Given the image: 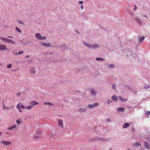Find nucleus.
Segmentation results:
<instances>
[{
  "mask_svg": "<svg viewBox=\"0 0 150 150\" xmlns=\"http://www.w3.org/2000/svg\"><path fill=\"white\" fill-rule=\"evenodd\" d=\"M2 42H5L6 43H11V44L15 45V42L12 40H11L7 38H4L3 37H1L0 38Z\"/></svg>",
  "mask_w": 150,
  "mask_h": 150,
  "instance_id": "1",
  "label": "nucleus"
},
{
  "mask_svg": "<svg viewBox=\"0 0 150 150\" xmlns=\"http://www.w3.org/2000/svg\"><path fill=\"white\" fill-rule=\"evenodd\" d=\"M35 36L37 39L41 40H45L46 39V37L45 36H43L40 33H35Z\"/></svg>",
  "mask_w": 150,
  "mask_h": 150,
  "instance_id": "2",
  "label": "nucleus"
},
{
  "mask_svg": "<svg viewBox=\"0 0 150 150\" xmlns=\"http://www.w3.org/2000/svg\"><path fill=\"white\" fill-rule=\"evenodd\" d=\"M83 43L85 46H86L87 47H88L90 48H93V49H95V48H98L99 47L98 45L97 44H94L93 45H88V44L87 43H86V42H84Z\"/></svg>",
  "mask_w": 150,
  "mask_h": 150,
  "instance_id": "3",
  "label": "nucleus"
},
{
  "mask_svg": "<svg viewBox=\"0 0 150 150\" xmlns=\"http://www.w3.org/2000/svg\"><path fill=\"white\" fill-rule=\"evenodd\" d=\"M42 134V132H37L34 136V138L35 139H38L41 137Z\"/></svg>",
  "mask_w": 150,
  "mask_h": 150,
  "instance_id": "4",
  "label": "nucleus"
},
{
  "mask_svg": "<svg viewBox=\"0 0 150 150\" xmlns=\"http://www.w3.org/2000/svg\"><path fill=\"white\" fill-rule=\"evenodd\" d=\"M99 105V104L98 103H95L92 104H89L88 105L87 107L89 108H92L98 106Z\"/></svg>",
  "mask_w": 150,
  "mask_h": 150,
  "instance_id": "5",
  "label": "nucleus"
},
{
  "mask_svg": "<svg viewBox=\"0 0 150 150\" xmlns=\"http://www.w3.org/2000/svg\"><path fill=\"white\" fill-rule=\"evenodd\" d=\"M0 143L2 144L8 146L10 145L11 143V142L9 141H4L0 142Z\"/></svg>",
  "mask_w": 150,
  "mask_h": 150,
  "instance_id": "6",
  "label": "nucleus"
},
{
  "mask_svg": "<svg viewBox=\"0 0 150 150\" xmlns=\"http://www.w3.org/2000/svg\"><path fill=\"white\" fill-rule=\"evenodd\" d=\"M58 126L61 127L62 128H64V126L62 120L60 119L58 120Z\"/></svg>",
  "mask_w": 150,
  "mask_h": 150,
  "instance_id": "7",
  "label": "nucleus"
},
{
  "mask_svg": "<svg viewBox=\"0 0 150 150\" xmlns=\"http://www.w3.org/2000/svg\"><path fill=\"white\" fill-rule=\"evenodd\" d=\"M16 108L17 109H25V107L21 104L20 103H18L16 106Z\"/></svg>",
  "mask_w": 150,
  "mask_h": 150,
  "instance_id": "8",
  "label": "nucleus"
},
{
  "mask_svg": "<svg viewBox=\"0 0 150 150\" xmlns=\"http://www.w3.org/2000/svg\"><path fill=\"white\" fill-rule=\"evenodd\" d=\"M7 49L6 46L4 45H0V51L5 50Z\"/></svg>",
  "mask_w": 150,
  "mask_h": 150,
  "instance_id": "9",
  "label": "nucleus"
},
{
  "mask_svg": "<svg viewBox=\"0 0 150 150\" xmlns=\"http://www.w3.org/2000/svg\"><path fill=\"white\" fill-rule=\"evenodd\" d=\"M90 93L92 95L94 96H95L96 95V92L94 89L91 88L90 89Z\"/></svg>",
  "mask_w": 150,
  "mask_h": 150,
  "instance_id": "10",
  "label": "nucleus"
},
{
  "mask_svg": "<svg viewBox=\"0 0 150 150\" xmlns=\"http://www.w3.org/2000/svg\"><path fill=\"white\" fill-rule=\"evenodd\" d=\"M39 104L38 102H36L34 101H32L30 103V105L33 106H33H35Z\"/></svg>",
  "mask_w": 150,
  "mask_h": 150,
  "instance_id": "11",
  "label": "nucleus"
},
{
  "mask_svg": "<svg viewBox=\"0 0 150 150\" xmlns=\"http://www.w3.org/2000/svg\"><path fill=\"white\" fill-rule=\"evenodd\" d=\"M17 127L16 125H13L7 128L8 130H13L15 129Z\"/></svg>",
  "mask_w": 150,
  "mask_h": 150,
  "instance_id": "12",
  "label": "nucleus"
},
{
  "mask_svg": "<svg viewBox=\"0 0 150 150\" xmlns=\"http://www.w3.org/2000/svg\"><path fill=\"white\" fill-rule=\"evenodd\" d=\"M4 102H6L5 100H3V109L4 110L5 109H8L10 108L9 107H6L5 105H4Z\"/></svg>",
  "mask_w": 150,
  "mask_h": 150,
  "instance_id": "13",
  "label": "nucleus"
},
{
  "mask_svg": "<svg viewBox=\"0 0 150 150\" xmlns=\"http://www.w3.org/2000/svg\"><path fill=\"white\" fill-rule=\"evenodd\" d=\"M42 46L46 47L51 46V45L49 43H45L43 42H41Z\"/></svg>",
  "mask_w": 150,
  "mask_h": 150,
  "instance_id": "14",
  "label": "nucleus"
},
{
  "mask_svg": "<svg viewBox=\"0 0 150 150\" xmlns=\"http://www.w3.org/2000/svg\"><path fill=\"white\" fill-rule=\"evenodd\" d=\"M134 20L136 21V22L139 24H141L142 23V21L140 20L138 18H135L134 19Z\"/></svg>",
  "mask_w": 150,
  "mask_h": 150,
  "instance_id": "15",
  "label": "nucleus"
},
{
  "mask_svg": "<svg viewBox=\"0 0 150 150\" xmlns=\"http://www.w3.org/2000/svg\"><path fill=\"white\" fill-rule=\"evenodd\" d=\"M16 122L18 125H19L22 123V121L21 119H18L16 120Z\"/></svg>",
  "mask_w": 150,
  "mask_h": 150,
  "instance_id": "16",
  "label": "nucleus"
},
{
  "mask_svg": "<svg viewBox=\"0 0 150 150\" xmlns=\"http://www.w3.org/2000/svg\"><path fill=\"white\" fill-rule=\"evenodd\" d=\"M43 104L45 105H47L51 106L53 105V103H51L49 102H46L44 103Z\"/></svg>",
  "mask_w": 150,
  "mask_h": 150,
  "instance_id": "17",
  "label": "nucleus"
},
{
  "mask_svg": "<svg viewBox=\"0 0 150 150\" xmlns=\"http://www.w3.org/2000/svg\"><path fill=\"white\" fill-rule=\"evenodd\" d=\"M33 108V106L30 105L27 106L26 107H25V109H27L28 110H29L31 109L32 108Z\"/></svg>",
  "mask_w": 150,
  "mask_h": 150,
  "instance_id": "18",
  "label": "nucleus"
},
{
  "mask_svg": "<svg viewBox=\"0 0 150 150\" xmlns=\"http://www.w3.org/2000/svg\"><path fill=\"white\" fill-rule=\"evenodd\" d=\"M144 144H145V148L148 149H149L150 148V146L146 142H144Z\"/></svg>",
  "mask_w": 150,
  "mask_h": 150,
  "instance_id": "19",
  "label": "nucleus"
},
{
  "mask_svg": "<svg viewBox=\"0 0 150 150\" xmlns=\"http://www.w3.org/2000/svg\"><path fill=\"white\" fill-rule=\"evenodd\" d=\"M112 100L115 101H117V97L115 95L113 96H112Z\"/></svg>",
  "mask_w": 150,
  "mask_h": 150,
  "instance_id": "20",
  "label": "nucleus"
},
{
  "mask_svg": "<svg viewBox=\"0 0 150 150\" xmlns=\"http://www.w3.org/2000/svg\"><path fill=\"white\" fill-rule=\"evenodd\" d=\"M129 126V124L128 123H125L123 125V128H127Z\"/></svg>",
  "mask_w": 150,
  "mask_h": 150,
  "instance_id": "21",
  "label": "nucleus"
},
{
  "mask_svg": "<svg viewBox=\"0 0 150 150\" xmlns=\"http://www.w3.org/2000/svg\"><path fill=\"white\" fill-rule=\"evenodd\" d=\"M15 30L18 32L20 33H21V30L19 28H18L17 27H16Z\"/></svg>",
  "mask_w": 150,
  "mask_h": 150,
  "instance_id": "22",
  "label": "nucleus"
},
{
  "mask_svg": "<svg viewBox=\"0 0 150 150\" xmlns=\"http://www.w3.org/2000/svg\"><path fill=\"white\" fill-rule=\"evenodd\" d=\"M117 110L120 112H123L125 110V109L122 108H118Z\"/></svg>",
  "mask_w": 150,
  "mask_h": 150,
  "instance_id": "23",
  "label": "nucleus"
},
{
  "mask_svg": "<svg viewBox=\"0 0 150 150\" xmlns=\"http://www.w3.org/2000/svg\"><path fill=\"white\" fill-rule=\"evenodd\" d=\"M18 23L19 24H20L21 25H24L25 24L22 21L19 20L18 21Z\"/></svg>",
  "mask_w": 150,
  "mask_h": 150,
  "instance_id": "24",
  "label": "nucleus"
},
{
  "mask_svg": "<svg viewBox=\"0 0 150 150\" xmlns=\"http://www.w3.org/2000/svg\"><path fill=\"white\" fill-rule=\"evenodd\" d=\"M145 37L144 36H142L141 37H140L139 38V40L140 42H142L143 41Z\"/></svg>",
  "mask_w": 150,
  "mask_h": 150,
  "instance_id": "25",
  "label": "nucleus"
},
{
  "mask_svg": "<svg viewBox=\"0 0 150 150\" xmlns=\"http://www.w3.org/2000/svg\"><path fill=\"white\" fill-rule=\"evenodd\" d=\"M134 145L137 146H140V144L139 142H136Z\"/></svg>",
  "mask_w": 150,
  "mask_h": 150,
  "instance_id": "26",
  "label": "nucleus"
},
{
  "mask_svg": "<svg viewBox=\"0 0 150 150\" xmlns=\"http://www.w3.org/2000/svg\"><path fill=\"white\" fill-rule=\"evenodd\" d=\"M119 98L120 99V100L122 101H126L127 100L126 99H123L120 96L119 97Z\"/></svg>",
  "mask_w": 150,
  "mask_h": 150,
  "instance_id": "27",
  "label": "nucleus"
},
{
  "mask_svg": "<svg viewBox=\"0 0 150 150\" xmlns=\"http://www.w3.org/2000/svg\"><path fill=\"white\" fill-rule=\"evenodd\" d=\"M86 109H81L79 110V111L81 112H83L86 111Z\"/></svg>",
  "mask_w": 150,
  "mask_h": 150,
  "instance_id": "28",
  "label": "nucleus"
},
{
  "mask_svg": "<svg viewBox=\"0 0 150 150\" xmlns=\"http://www.w3.org/2000/svg\"><path fill=\"white\" fill-rule=\"evenodd\" d=\"M23 51H22L18 53H16V55H20V54H21L23 53Z\"/></svg>",
  "mask_w": 150,
  "mask_h": 150,
  "instance_id": "29",
  "label": "nucleus"
},
{
  "mask_svg": "<svg viewBox=\"0 0 150 150\" xmlns=\"http://www.w3.org/2000/svg\"><path fill=\"white\" fill-rule=\"evenodd\" d=\"M12 66V65L11 64H10L8 65L7 66V67L8 68H10Z\"/></svg>",
  "mask_w": 150,
  "mask_h": 150,
  "instance_id": "30",
  "label": "nucleus"
},
{
  "mask_svg": "<svg viewBox=\"0 0 150 150\" xmlns=\"http://www.w3.org/2000/svg\"><path fill=\"white\" fill-rule=\"evenodd\" d=\"M103 59H102L100 58H96V60L97 61H99L100 60H103Z\"/></svg>",
  "mask_w": 150,
  "mask_h": 150,
  "instance_id": "31",
  "label": "nucleus"
},
{
  "mask_svg": "<svg viewBox=\"0 0 150 150\" xmlns=\"http://www.w3.org/2000/svg\"><path fill=\"white\" fill-rule=\"evenodd\" d=\"M108 67H114V64H108Z\"/></svg>",
  "mask_w": 150,
  "mask_h": 150,
  "instance_id": "32",
  "label": "nucleus"
},
{
  "mask_svg": "<svg viewBox=\"0 0 150 150\" xmlns=\"http://www.w3.org/2000/svg\"><path fill=\"white\" fill-rule=\"evenodd\" d=\"M112 88L115 89L116 88V85L115 84H114L112 85Z\"/></svg>",
  "mask_w": 150,
  "mask_h": 150,
  "instance_id": "33",
  "label": "nucleus"
},
{
  "mask_svg": "<svg viewBox=\"0 0 150 150\" xmlns=\"http://www.w3.org/2000/svg\"><path fill=\"white\" fill-rule=\"evenodd\" d=\"M79 3L80 4H83V3L82 1H79Z\"/></svg>",
  "mask_w": 150,
  "mask_h": 150,
  "instance_id": "34",
  "label": "nucleus"
},
{
  "mask_svg": "<svg viewBox=\"0 0 150 150\" xmlns=\"http://www.w3.org/2000/svg\"><path fill=\"white\" fill-rule=\"evenodd\" d=\"M134 11H136L137 9V7L136 5H134Z\"/></svg>",
  "mask_w": 150,
  "mask_h": 150,
  "instance_id": "35",
  "label": "nucleus"
},
{
  "mask_svg": "<svg viewBox=\"0 0 150 150\" xmlns=\"http://www.w3.org/2000/svg\"><path fill=\"white\" fill-rule=\"evenodd\" d=\"M111 102V101L110 100H108L107 101V103H108V104H109Z\"/></svg>",
  "mask_w": 150,
  "mask_h": 150,
  "instance_id": "36",
  "label": "nucleus"
},
{
  "mask_svg": "<svg viewBox=\"0 0 150 150\" xmlns=\"http://www.w3.org/2000/svg\"><path fill=\"white\" fill-rule=\"evenodd\" d=\"M31 72H33V73H35V71L33 69H32L31 71Z\"/></svg>",
  "mask_w": 150,
  "mask_h": 150,
  "instance_id": "37",
  "label": "nucleus"
},
{
  "mask_svg": "<svg viewBox=\"0 0 150 150\" xmlns=\"http://www.w3.org/2000/svg\"><path fill=\"white\" fill-rule=\"evenodd\" d=\"M80 8H81V9L82 10L83 9V6H81V7H80Z\"/></svg>",
  "mask_w": 150,
  "mask_h": 150,
  "instance_id": "38",
  "label": "nucleus"
},
{
  "mask_svg": "<svg viewBox=\"0 0 150 150\" xmlns=\"http://www.w3.org/2000/svg\"><path fill=\"white\" fill-rule=\"evenodd\" d=\"M30 57V55H27L26 57V59H27V58H29Z\"/></svg>",
  "mask_w": 150,
  "mask_h": 150,
  "instance_id": "39",
  "label": "nucleus"
},
{
  "mask_svg": "<svg viewBox=\"0 0 150 150\" xmlns=\"http://www.w3.org/2000/svg\"><path fill=\"white\" fill-rule=\"evenodd\" d=\"M7 37L8 38H13V37L12 36H7Z\"/></svg>",
  "mask_w": 150,
  "mask_h": 150,
  "instance_id": "40",
  "label": "nucleus"
},
{
  "mask_svg": "<svg viewBox=\"0 0 150 150\" xmlns=\"http://www.w3.org/2000/svg\"><path fill=\"white\" fill-rule=\"evenodd\" d=\"M8 98H6L5 99H4V100H5L6 102H4V103L6 102V101L7 100Z\"/></svg>",
  "mask_w": 150,
  "mask_h": 150,
  "instance_id": "41",
  "label": "nucleus"
},
{
  "mask_svg": "<svg viewBox=\"0 0 150 150\" xmlns=\"http://www.w3.org/2000/svg\"><path fill=\"white\" fill-rule=\"evenodd\" d=\"M21 93H18L17 94V95L18 96H20V95H21Z\"/></svg>",
  "mask_w": 150,
  "mask_h": 150,
  "instance_id": "42",
  "label": "nucleus"
},
{
  "mask_svg": "<svg viewBox=\"0 0 150 150\" xmlns=\"http://www.w3.org/2000/svg\"><path fill=\"white\" fill-rule=\"evenodd\" d=\"M107 121L108 122H109L110 121V120L109 119H107Z\"/></svg>",
  "mask_w": 150,
  "mask_h": 150,
  "instance_id": "43",
  "label": "nucleus"
},
{
  "mask_svg": "<svg viewBox=\"0 0 150 150\" xmlns=\"http://www.w3.org/2000/svg\"><path fill=\"white\" fill-rule=\"evenodd\" d=\"M19 111L20 112H22V110H21V109H20L19 110Z\"/></svg>",
  "mask_w": 150,
  "mask_h": 150,
  "instance_id": "44",
  "label": "nucleus"
},
{
  "mask_svg": "<svg viewBox=\"0 0 150 150\" xmlns=\"http://www.w3.org/2000/svg\"><path fill=\"white\" fill-rule=\"evenodd\" d=\"M147 114H149L150 115V112H147Z\"/></svg>",
  "mask_w": 150,
  "mask_h": 150,
  "instance_id": "45",
  "label": "nucleus"
},
{
  "mask_svg": "<svg viewBox=\"0 0 150 150\" xmlns=\"http://www.w3.org/2000/svg\"><path fill=\"white\" fill-rule=\"evenodd\" d=\"M144 17H146L147 18V16H146V15H144Z\"/></svg>",
  "mask_w": 150,
  "mask_h": 150,
  "instance_id": "46",
  "label": "nucleus"
},
{
  "mask_svg": "<svg viewBox=\"0 0 150 150\" xmlns=\"http://www.w3.org/2000/svg\"><path fill=\"white\" fill-rule=\"evenodd\" d=\"M1 134H2V133H1V132H0V135H1Z\"/></svg>",
  "mask_w": 150,
  "mask_h": 150,
  "instance_id": "47",
  "label": "nucleus"
},
{
  "mask_svg": "<svg viewBox=\"0 0 150 150\" xmlns=\"http://www.w3.org/2000/svg\"><path fill=\"white\" fill-rule=\"evenodd\" d=\"M2 65V64H1L0 63V66H1Z\"/></svg>",
  "mask_w": 150,
  "mask_h": 150,
  "instance_id": "48",
  "label": "nucleus"
}]
</instances>
